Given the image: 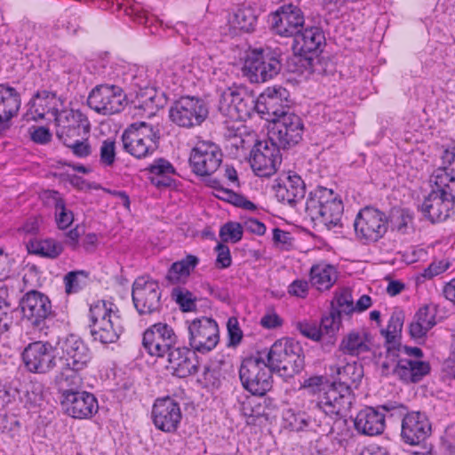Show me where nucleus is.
<instances>
[{
	"instance_id": "f257e3e1",
	"label": "nucleus",
	"mask_w": 455,
	"mask_h": 455,
	"mask_svg": "<svg viewBox=\"0 0 455 455\" xmlns=\"http://www.w3.org/2000/svg\"><path fill=\"white\" fill-rule=\"evenodd\" d=\"M290 93L282 86L267 87L255 100L254 110L269 121L268 142H298L302 123L300 118L289 112Z\"/></svg>"
},
{
	"instance_id": "f03ea898",
	"label": "nucleus",
	"mask_w": 455,
	"mask_h": 455,
	"mask_svg": "<svg viewBox=\"0 0 455 455\" xmlns=\"http://www.w3.org/2000/svg\"><path fill=\"white\" fill-rule=\"evenodd\" d=\"M254 103L253 96L243 87H228L221 92L219 111L232 123L226 126V139H238L240 142L245 141L242 138V130L244 126L241 122L251 116L254 111Z\"/></svg>"
},
{
	"instance_id": "7ed1b4c3",
	"label": "nucleus",
	"mask_w": 455,
	"mask_h": 455,
	"mask_svg": "<svg viewBox=\"0 0 455 455\" xmlns=\"http://www.w3.org/2000/svg\"><path fill=\"white\" fill-rule=\"evenodd\" d=\"M60 380L64 381L66 386L80 387L83 384L81 374L92 359L89 348L75 335H69L63 339L60 343Z\"/></svg>"
},
{
	"instance_id": "20e7f679",
	"label": "nucleus",
	"mask_w": 455,
	"mask_h": 455,
	"mask_svg": "<svg viewBox=\"0 0 455 455\" xmlns=\"http://www.w3.org/2000/svg\"><path fill=\"white\" fill-rule=\"evenodd\" d=\"M91 333L102 344L115 343L124 330L117 306L109 300H97L89 309Z\"/></svg>"
},
{
	"instance_id": "39448f33",
	"label": "nucleus",
	"mask_w": 455,
	"mask_h": 455,
	"mask_svg": "<svg viewBox=\"0 0 455 455\" xmlns=\"http://www.w3.org/2000/svg\"><path fill=\"white\" fill-rule=\"evenodd\" d=\"M305 210L313 221L331 228L340 225L344 206L332 189L318 187L309 193Z\"/></svg>"
},
{
	"instance_id": "423d86ee",
	"label": "nucleus",
	"mask_w": 455,
	"mask_h": 455,
	"mask_svg": "<svg viewBox=\"0 0 455 455\" xmlns=\"http://www.w3.org/2000/svg\"><path fill=\"white\" fill-rule=\"evenodd\" d=\"M272 370L259 352L244 358L239 368L243 387L253 395H265L273 386Z\"/></svg>"
},
{
	"instance_id": "0eeeda50",
	"label": "nucleus",
	"mask_w": 455,
	"mask_h": 455,
	"mask_svg": "<svg viewBox=\"0 0 455 455\" xmlns=\"http://www.w3.org/2000/svg\"><path fill=\"white\" fill-rule=\"evenodd\" d=\"M266 357L273 370L283 371L288 376L299 373L304 367L302 347L291 339L276 340L267 351Z\"/></svg>"
},
{
	"instance_id": "6e6552de",
	"label": "nucleus",
	"mask_w": 455,
	"mask_h": 455,
	"mask_svg": "<svg viewBox=\"0 0 455 455\" xmlns=\"http://www.w3.org/2000/svg\"><path fill=\"white\" fill-rule=\"evenodd\" d=\"M354 228L356 238L364 244H370L385 235L388 228V220L380 210L366 206L357 213Z\"/></svg>"
},
{
	"instance_id": "1a4fd4ad",
	"label": "nucleus",
	"mask_w": 455,
	"mask_h": 455,
	"mask_svg": "<svg viewBox=\"0 0 455 455\" xmlns=\"http://www.w3.org/2000/svg\"><path fill=\"white\" fill-rule=\"evenodd\" d=\"M423 351L418 347L399 346L394 373L406 383H416L430 371V365L424 362Z\"/></svg>"
},
{
	"instance_id": "9d476101",
	"label": "nucleus",
	"mask_w": 455,
	"mask_h": 455,
	"mask_svg": "<svg viewBox=\"0 0 455 455\" xmlns=\"http://www.w3.org/2000/svg\"><path fill=\"white\" fill-rule=\"evenodd\" d=\"M280 69V60L273 53L252 51L247 54L242 71L251 83L259 84L274 78Z\"/></svg>"
},
{
	"instance_id": "9b49d317",
	"label": "nucleus",
	"mask_w": 455,
	"mask_h": 455,
	"mask_svg": "<svg viewBox=\"0 0 455 455\" xmlns=\"http://www.w3.org/2000/svg\"><path fill=\"white\" fill-rule=\"evenodd\" d=\"M188 343L194 351L201 354L213 350L220 342L218 323L206 316L188 322Z\"/></svg>"
},
{
	"instance_id": "f8f14e48",
	"label": "nucleus",
	"mask_w": 455,
	"mask_h": 455,
	"mask_svg": "<svg viewBox=\"0 0 455 455\" xmlns=\"http://www.w3.org/2000/svg\"><path fill=\"white\" fill-rule=\"evenodd\" d=\"M208 108L203 100L195 97H182L171 107V120L180 127L200 125L208 116Z\"/></svg>"
},
{
	"instance_id": "ddd939ff",
	"label": "nucleus",
	"mask_w": 455,
	"mask_h": 455,
	"mask_svg": "<svg viewBox=\"0 0 455 455\" xmlns=\"http://www.w3.org/2000/svg\"><path fill=\"white\" fill-rule=\"evenodd\" d=\"M59 140H72L73 142H85L89 140L91 124L88 118L79 110L63 109L56 116Z\"/></svg>"
},
{
	"instance_id": "4468645a",
	"label": "nucleus",
	"mask_w": 455,
	"mask_h": 455,
	"mask_svg": "<svg viewBox=\"0 0 455 455\" xmlns=\"http://www.w3.org/2000/svg\"><path fill=\"white\" fill-rule=\"evenodd\" d=\"M283 161L278 144H254L250 152L249 163L253 173L259 178L275 175Z\"/></svg>"
},
{
	"instance_id": "2eb2a0df",
	"label": "nucleus",
	"mask_w": 455,
	"mask_h": 455,
	"mask_svg": "<svg viewBox=\"0 0 455 455\" xmlns=\"http://www.w3.org/2000/svg\"><path fill=\"white\" fill-rule=\"evenodd\" d=\"M381 411L387 412L397 411L400 414H403L405 407L402 404H384L378 409L371 406L365 407L356 414L354 419L355 430L368 436L381 435L386 428V416Z\"/></svg>"
},
{
	"instance_id": "dca6fc26",
	"label": "nucleus",
	"mask_w": 455,
	"mask_h": 455,
	"mask_svg": "<svg viewBox=\"0 0 455 455\" xmlns=\"http://www.w3.org/2000/svg\"><path fill=\"white\" fill-rule=\"evenodd\" d=\"M269 21L273 31L284 37L294 36L302 31L305 16L301 9L294 4H284L270 13Z\"/></svg>"
},
{
	"instance_id": "f3484780",
	"label": "nucleus",
	"mask_w": 455,
	"mask_h": 455,
	"mask_svg": "<svg viewBox=\"0 0 455 455\" xmlns=\"http://www.w3.org/2000/svg\"><path fill=\"white\" fill-rule=\"evenodd\" d=\"M125 102L126 96L122 88L113 84L98 85L88 97L89 107L102 115L119 113Z\"/></svg>"
},
{
	"instance_id": "a211bd4d",
	"label": "nucleus",
	"mask_w": 455,
	"mask_h": 455,
	"mask_svg": "<svg viewBox=\"0 0 455 455\" xmlns=\"http://www.w3.org/2000/svg\"><path fill=\"white\" fill-rule=\"evenodd\" d=\"M61 392V405L68 416L85 419L92 418L99 409L96 397L86 391H77L74 386Z\"/></svg>"
},
{
	"instance_id": "6ab92c4d",
	"label": "nucleus",
	"mask_w": 455,
	"mask_h": 455,
	"mask_svg": "<svg viewBox=\"0 0 455 455\" xmlns=\"http://www.w3.org/2000/svg\"><path fill=\"white\" fill-rule=\"evenodd\" d=\"M151 419L156 429L168 434L175 433L182 419L180 405L170 396L157 398L152 406Z\"/></svg>"
},
{
	"instance_id": "aec40b11",
	"label": "nucleus",
	"mask_w": 455,
	"mask_h": 455,
	"mask_svg": "<svg viewBox=\"0 0 455 455\" xmlns=\"http://www.w3.org/2000/svg\"><path fill=\"white\" fill-rule=\"evenodd\" d=\"M222 151L218 144H196L189 155L192 172L199 177L213 174L222 163Z\"/></svg>"
},
{
	"instance_id": "412c9836",
	"label": "nucleus",
	"mask_w": 455,
	"mask_h": 455,
	"mask_svg": "<svg viewBox=\"0 0 455 455\" xmlns=\"http://www.w3.org/2000/svg\"><path fill=\"white\" fill-rule=\"evenodd\" d=\"M177 336L166 323L150 325L143 333L142 346L151 356L164 357L176 343Z\"/></svg>"
},
{
	"instance_id": "4be33fe9",
	"label": "nucleus",
	"mask_w": 455,
	"mask_h": 455,
	"mask_svg": "<svg viewBox=\"0 0 455 455\" xmlns=\"http://www.w3.org/2000/svg\"><path fill=\"white\" fill-rule=\"evenodd\" d=\"M132 297L140 314H150L160 307L161 292L156 281L148 276H140L132 284Z\"/></svg>"
},
{
	"instance_id": "5701e85b",
	"label": "nucleus",
	"mask_w": 455,
	"mask_h": 455,
	"mask_svg": "<svg viewBox=\"0 0 455 455\" xmlns=\"http://www.w3.org/2000/svg\"><path fill=\"white\" fill-rule=\"evenodd\" d=\"M22 361L26 369L32 373H46L55 366V355L48 342L34 341L23 350Z\"/></svg>"
},
{
	"instance_id": "b1692460",
	"label": "nucleus",
	"mask_w": 455,
	"mask_h": 455,
	"mask_svg": "<svg viewBox=\"0 0 455 455\" xmlns=\"http://www.w3.org/2000/svg\"><path fill=\"white\" fill-rule=\"evenodd\" d=\"M22 317L34 326L41 325L52 315V306L50 299L44 293L30 290L20 300Z\"/></svg>"
},
{
	"instance_id": "393cba45",
	"label": "nucleus",
	"mask_w": 455,
	"mask_h": 455,
	"mask_svg": "<svg viewBox=\"0 0 455 455\" xmlns=\"http://www.w3.org/2000/svg\"><path fill=\"white\" fill-rule=\"evenodd\" d=\"M353 402V393L332 383L324 389L317 403L318 407L329 417L346 416Z\"/></svg>"
},
{
	"instance_id": "a878e982",
	"label": "nucleus",
	"mask_w": 455,
	"mask_h": 455,
	"mask_svg": "<svg viewBox=\"0 0 455 455\" xmlns=\"http://www.w3.org/2000/svg\"><path fill=\"white\" fill-rule=\"evenodd\" d=\"M273 191L279 202L291 205L304 197L306 186L299 174L289 171L275 179Z\"/></svg>"
},
{
	"instance_id": "bb28decb",
	"label": "nucleus",
	"mask_w": 455,
	"mask_h": 455,
	"mask_svg": "<svg viewBox=\"0 0 455 455\" xmlns=\"http://www.w3.org/2000/svg\"><path fill=\"white\" fill-rule=\"evenodd\" d=\"M431 434V425L425 414L411 411L402 421L401 436L405 443L418 445Z\"/></svg>"
},
{
	"instance_id": "cd10ccee",
	"label": "nucleus",
	"mask_w": 455,
	"mask_h": 455,
	"mask_svg": "<svg viewBox=\"0 0 455 455\" xmlns=\"http://www.w3.org/2000/svg\"><path fill=\"white\" fill-rule=\"evenodd\" d=\"M453 205L451 191H431L425 198L421 210L431 222H441L450 216Z\"/></svg>"
},
{
	"instance_id": "c85d7f7f",
	"label": "nucleus",
	"mask_w": 455,
	"mask_h": 455,
	"mask_svg": "<svg viewBox=\"0 0 455 455\" xmlns=\"http://www.w3.org/2000/svg\"><path fill=\"white\" fill-rule=\"evenodd\" d=\"M168 354L166 368L179 378H186L197 371L195 353L186 347H172Z\"/></svg>"
},
{
	"instance_id": "c756f323",
	"label": "nucleus",
	"mask_w": 455,
	"mask_h": 455,
	"mask_svg": "<svg viewBox=\"0 0 455 455\" xmlns=\"http://www.w3.org/2000/svg\"><path fill=\"white\" fill-rule=\"evenodd\" d=\"M61 105L60 100L55 94L46 91L37 92L28 102L27 116L33 120H37L49 115L56 122V116H59L61 111L59 107Z\"/></svg>"
},
{
	"instance_id": "7c9ffc66",
	"label": "nucleus",
	"mask_w": 455,
	"mask_h": 455,
	"mask_svg": "<svg viewBox=\"0 0 455 455\" xmlns=\"http://www.w3.org/2000/svg\"><path fill=\"white\" fill-rule=\"evenodd\" d=\"M371 335L366 330H353L342 338L339 349L344 355L358 357L371 352Z\"/></svg>"
},
{
	"instance_id": "2f4dec72",
	"label": "nucleus",
	"mask_w": 455,
	"mask_h": 455,
	"mask_svg": "<svg viewBox=\"0 0 455 455\" xmlns=\"http://www.w3.org/2000/svg\"><path fill=\"white\" fill-rule=\"evenodd\" d=\"M355 311L352 291L349 288H340L334 291L331 300L330 317L322 320V324L328 328L327 323L331 325L336 319L339 320L341 315H350Z\"/></svg>"
},
{
	"instance_id": "473e14b6",
	"label": "nucleus",
	"mask_w": 455,
	"mask_h": 455,
	"mask_svg": "<svg viewBox=\"0 0 455 455\" xmlns=\"http://www.w3.org/2000/svg\"><path fill=\"white\" fill-rule=\"evenodd\" d=\"M20 107L18 92L12 87L0 85V131L8 128L9 121L16 116Z\"/></svg>"
},
{
	"instance_id": "72a5a7b5",
	"label": "nucleus",
	"mask_w": 455,
	"mask_h": 455,
	"mask_svg": "<svg viewBox=\"0 0 455 455\" xmlns=\"http://www.w3.org/2000/svg\"><path fill=\"white\" fill-rule=\"evenodd\" d=\"M25 247L28 254L44 259H57L64 251L61 242L53 238L32 237L25 242Z\"/></svg>"
},
{
	"instance_id": "f704fd0d",
	"label": "nucleus",
	"mask_w": 455,
	"mask_h": 455,
	"mask_svg": "<svg viewBox=\"0 0 455 455\" xmlns=\"http://www.w3.org/2000/svg\"><path fill=\"white\" fill-rule=\"evenodd\" d=\"M124 142H145L162 140V131L159 126H154L146 122H137L130 124L123 132Z\"/></svg>"
},
{
	"instance_id": "c9c22d12",
	"label": "nucleus",
	"mask_w": 455,
	"mask_h": 455,
	"mask_svg": "<svg viewBox=\"0 0 455 455\" xmlns=\"http://www.w3.org/2000/svg\"><path fill=\"white\" fill-rule=\"evenodd\" d=\"M338 278V271L334 266L324 261L313 265L309 272V280L313 287L319 291L330 290Z\"/></svg>"
},
{
	"instance_id": "e433bc0d",
	"label": "nucleus",
	"mask_w": 455,
	"mask_h": 455,
	"mask_svg": "<svg viewBox=\"0 0 455 455\" xmlns=\"http://www.w3.org/2000/svg\"><path fill=\"white\" fill-rule=\"evenodd\" d=\"M436 323L435 309L433 306L424 305L416 312L410 324L409 331L413 339H422Z\"/></svg>"
},
{
	"instance_id": "4c0bfd02",
	"label": "nucleus",
	"mask_w": 455,
	"mask_h": 455,
	"mask_svg": "<svg viewBox=\"0 0 455 455\" xmlns=\"http://www.w3.org/2000/svg\"><path fill=\"white\" fill-rule=\"evenodd\" d=\"M146 171L150 174V183L157 188L170 187L173 180L171 175L176 174L174 166L164 158H156Z\"/></svg>"
},
{
	"instance_id": "58836bf2",
	"label": "nucleus",
	"mask_w": 455,
	"mask_h": 455,
	"mask_svg": "<svg viewBox=\"0 0 455 455\" xmlns=\"http://www.w3.org/2000/svg\"><path fill=\"white\" fill-rule=\"evenodd\" d=\"M337 385L342 388L352 391L357 388L363 377V367L361 363L353 361L344 365H338L335 369Z\"/></svg>"
},
{
	"instance_id": "ea45409f",
	"label": "nucleus",
	"mask_w": 455,
	"mask_h": 455,
	"mask_svg": "<svg viewBox=\"0 0 455 455\" xmlns=\"http://www.w3.org/2000/svg\"><path fill=\"white\" fill-rule=\"evenodd\" d=\"M45 199L48 204L54 208V216L56 225L59 229H67L74 222V213L66 206L62 196L56 190H47L44 192Z\"/></svg>"
},
{
	"instance_id": "a19ab883",
	"label": "nucleus",
	"mask_w": 455,
	"mask_h": 455,
	"mask_svg": "<svg viewBox=\"0 0 455 455\" xmlns=\"http://www.w3.org/2000/svg\"><path fill=\"white\" fill-rule=\"evenodd\" d=\"M198 263V257L192 254L173 262L167 272V280L172 284L185 282Z\"/></svg>"
},
{
	"instance_id": "79ce46f5",
	"label": "nucleus",
	"mask_w": 455,
	"mask_h": 455,
	"mask_svg": "<svg viewBox=\"0 0 455 455\" xmlns=\"http://www.w3.org/2000/svg\"><path fill=\"white\" fill-rule=\"evenodd\" d=\"M257 17L251 7L237 9L228 19L230 33L251 32L254 29Z\"/></svg>"
},
{
	"instance_id": "37998d69",
	"label": "nucleus",
	"mask_w": 455,
	"mask_h": 455,
	"mask_svg": "<svg viewBox=\"0 0 455 455\" xmlns=\"http://www.w3.org/2000/svg\"><path fill=\"white\" fill-rule=\"evenodd\" d=\"M209 186L215 190V196L242 209L255 212L257 206L245 196L236 194L234 191L221 186L220 180L212 179L209 180Z\"/></svg>"
},
{
	"instance_id": "c03bdc74",
	"label": "nucleus",
	"mask_w": 455,
	"mask_h": 455,
	"mask_svg": "<svg viewBox=\"0 0 455 455\" xmlns=\"http://www.w3.org/2000/svg\"><path fill=\"white\" fill-rule=\"evenodd\" d=\"M295 36V48L300 53H307L316 51L322 43L324 36L318 28H308L299 32Z\"/></svg>"
},
{
	"instance_id": "a18cd8bd",
	"label": "nucleus",
	"mask_w": 455,
	"mask_h": 455,
	"mask_svg": "<svg viewBox=\"0 0 455 455\" xmlns=\"http://www.w3.org/2000/svg\"><path fill=\"white\" fill-rule=\"evenodd\" d=\"M403 325V317L402 314L393 313L390 315L387 327L381 330V334L384 336L387 343L392 344L396 342V339L401 335Z\"/></svg>"
},
{
	"instance_id": "49530a36",
	"label": "nucleus",
	"mask_w": 455,
	"mask_h": 455,
	"mask_svg": "<svg viewBox=\"0 0 455 455\" xmlns=\"http://www.w3.org/2000/svg\"><path fill=\"white\" fill-rule=\"evenodd\" d=\"M89 277L85 270L70 271L64 276L65 291L68 294L78 292Z\"/></svg>"
},
{
	"instance_id": "de8ad7c7",
	"label": "nucleus",
	"mask_w": 455,
	"mask_h": 455,
	"mask_svg": "<svg viewBox=\"0 0 455 455\" xmlns=\"http://www.w3.org/2000/svg\"><path fill=\"white\" fill-rule=\"evenodd\" d=\"M243 227L238 222L229 221L224 224L220 229L219 235L222 243H236L243 238Z\"/></svg>"
},
{
	"instance_id": "09e8293b",
	"label": "nucleus",
	"mask_w": 455,
	"mask_h": 455,
	"mask_svg": "<svg viewBox=\"0 0 455 455\" xmlns=\"http://www.w3.org/2000/svg\"><path fill=\"white\" fill-rule=\"evenodd\" d=\"M41 222L42 220L38 216L29 217L17 228V234L24 243L29 238L36 237V235L40 231Z\"/></svg>"
},
{
	"instance_id": "8fccbe9b",
	"label": "nucleus",
	"mask_w": 455,
	"mask_h": 455,
	"mask_svg": "<svg viewBox=\"0 0 455 455\" xmlns=\"http://www.w3.org/2000/svg\"><path fill=\"white\" fill-rule=\"evenodd\" d=\"M172 296L175 302L180 306L181 311L191 312L196 309V299L188 290L182 288L173 289Z\"/></svg>"
},
{
	"instance_id": "3c124183",
	"label": "nucleus",
	"mask_w": 455,
	"mask_h": 455,
	"mask_svg": "<svg viewBox=\"0 0 455 455\" xmlns=\"http://www.w3.org/2000/svg\"><path fill=\"white\" fill-rule=\"evenodd\" d=\"M451 266V263L447 259L432 261L427 267H426L418 276V279L430 280L434 277L444 273Z\"/></svg>"
},
{
	"instance_id": "603ef678",
	"label": "nucleus",
	"mask_w": 455,
	"mask_h": 455,
	"mask_svg": "<svg viewBox=\"0 0 455 455\" xmlns=\"http://www.w3.org/2000/svg\"><path fill=\"white\" fill-rule=\"evenodd\" d=\"M285 420L289 423V427L292 431H301L308 427V417L305 412L294 411L289 409L285 414Z\"/></svg>"
},
{
	"instance_id": "864d4df0",
	"label": "nucleus",
	"mask_w": 455,
	"mask_h": 455,
	"mask_svg": "<svg viewBox=\"0 0 455 455\" xmlns=\"http://www.w3.org/2000/svg\"><path fill=\"white\" fill-rule=\"evenodd\" d=\"M455 181V176L451 172L445 170L443 166L435 171L433 176V182L435 186V189L432 191H451L450 189V183Z\"/></svg>"
},
{
	"instance_id": "5fc2aeb1",
	"label": "nucleus",
	"mask_w": 455,
	"mask_h": 455,
	"mask_svg": "<svg viewBox=\"0 0 455 455\" xmlns=\"http://www.w3.org/2000/svg\"><path fill=\"white\" fill-rule=\"evenodd\" d=\"M126 152L140 159L152 156L157 149V144H124Z\"/></svg>"
},
{
	"instance_id": "6e6d98bb",
	"label": "nucleus",
	"mask_w": 455,
	"mask_h": 455,
	"mask_svg": "<svg viewBox=\"0 0 455 455\" xmlns=\"http://www.w3.org/2000/svg\"><path fill=\"white\" fill-rule=\"evenodd\" d=\"M216 252L215 266L218 269H225L231 266L232 257L229 247L223 243H218L214 248Z\"/></svg>"
},
{
	"instance_id": "4d7b16f0",
	"label": "nucleus",
	"mask_w": 455,
	"mask_h": 455,
	"mask_svg": "<svg viewBox=\"0 0 455 455\" xmlns=\"http://www.w3.org/2000/svg\"><path fill=\"white\" fill-rule=\"evenodd\" d=\"M227 330L228 336V346H238L243 337V331L239 326V322L236 317H229L227 323Z\"/></svg>"
},
{
	"instance_id": "13d9d810",
	"label": "nucleus",
	"mask_w": 455,
	"mask_h": 455,
	"mask_svg": "<svg viewBox=\"0 0 455 455\" xmlns=\"http://www.w3.org/2000/svg\"><path fill=\"white\" fill-rule=\"evenodd\" d=\"M40 279V272L35 265H28L23 270L22 282L25 288L35 290Z\"/></svg>"
},
{
	"instance_id": "bf43d9fd",
	"label": "nucleus",
	"mask_w": 455,
	"mask_h": 455,
	"mask_svg": "<svg viewBox=\"0 0 455 455\" xmlns=\"http://www.w3.org/2000/svg\"><path fill=\"white\" fill-rule=\"evenodd\" d=\"M28 133L33 142H48L52 138L50 130L45 126L32 125L28 128Z\"/></svg>"
},
{
	"instance_id": "052dcab7",
	"label": "nucleus",
	"mask_w": 455,
	"mask_h": 455,
	"mask_svg": "<svg viewBox=\"0 0 455 455\" xmlns=\"http://www.w3.org/2000/svg\"><path fill=\"white\" fill-rule=\"evenodd\" d=\"M308 283L303 279H296L288 286V293L304 299L308 294Z\"/></svg>"
},
{
	"instance_id": "680f3d73",
	"label": "nucleus",
	"mask_w": 455,
	"mask_h": 455,
	"mask_svg": "<svg viewBox=\"0 0 455 455\" xmlns=\"http://www.w3.org/2000/svg\"><path fill=\"white\" fill-rule=\"evenodd\" d=\"M324 378L323 376H312L306 379L301 384V388L307 389L309 394L315 395L323 390Z\"/></svg>"
},
{
	"instance_id": "e2e57ef3",
	"label": "nucleus",
	"mask_w": 455,
	"mask_h": 455,
	"mask_svg": "<svg viewBox=\"0 0 455 455\" xmlns=\"http://www.w3.org/2000/svg\"><path fill=\"white\" fill-rule=\"evenodd\" d=\"M298 328L300 333L312 340L318 341L322 338L321 330L315 324L299 323Z\"/></svg>"
},
{
	"instance_id": "0e129e2a",
	"label": "nucleus",
	"mask_w": 455,
	"mask_h": 455,
	"mask_svg": "<svg viewBox=\"0 0 455 455\" xmlns=\"http://www.w3.org/2000/svg\"><path fill=\"white\" fill-rule=\"evenodd\" d=\"M99 133L102 136V138H99L101 140V142H115L114 134L116 133V125L109 122H102L97 128Z\"/></svg>"
},
{
	"instance_id": "69168bd1",
	"label": "nucleus",
	"mask_w": 455,
	"mask_h": 455,
	"mask_svg": "<svg viewBox=\"0 0 455 455\" xmlns=\"http://www.w3.org/2000/svg\"><path fill=\"white\" fill-rule=\"evenodd\" d=\"M260 324L265 329H275L282 326L283 319L275 311H270L261 317Z\"/></svg>"
},
{
	"instance_id": "338daca9",
	"label": "nucleus",
	"mask_w": 455,
	"mask_h": 455,
	"mask_svg": "<svg viewBox=\"0 0 455 455\" xmlns=\"http://www.w3.org/2000/svg\"><path fill=\"white\" fill-rule=\"evenodd\" d=\"M443 166L455 176V144L446 148L442 156Z\"/></svg>"
},
{
	"instance_id": "774afa93",
	"label": "nucleus",
	"mask_w": 455,
	"mask_h": 455,
	"mask_svg": "<svg viewBox=\"0 0 455 455\" xmlns=\"http://www.w3.org/2000/svg\"><path fill=\"white\" fill-rule=\"evenodd\" d=\"M115 159V144H102L100 148V162L106 166H111Z\"/></svg>"
}]
</instances>
